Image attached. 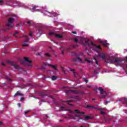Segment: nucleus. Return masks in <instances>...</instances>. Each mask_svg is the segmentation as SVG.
<instances>
[{"label": "nucleus", "instance_id": "f257e3e1", "mask_svg": "<svg viewBox=\"0 0 127 127\" xmlns=\"http://www.w3.org/2000/svg\"><path fill=\"white\" fill-rule=\"evenodd\" d=\"M59 111H62L63 112L64 111L69 112L70 114H74V113H77V114H75L74 116L72 115H69V118H70V119H72V120H74L75 118H80L81 116H84V115H85V112H80L78 110H75L74 111H72L68 107L62 106L60 108Z\"/></svg>", "mask_w": 127, "mask_h": 127}, {"label": "nucleus", "instance_id": "f03ea898", "mask_svg": "<svg viewBox=\"0 0 127 127\" xmlns=\"http://www.w3.org/2000/svg\"><path fill=\"white\" fill-rule=\"evenodd\" d=\"M98 56L103 60H105V62L107 63H109L110 64L117 63L118 65L122 64V60L120 59H115L114 57L106 58V55L104 53L99 54Z\"/></svg>", "mask_w": 127, "mask_h": 127}, {"label": "nucleus", "instance_id": "7ed1b4c3", "mask_svg": "<svg viewBox=\"0 0 127 127\" xmlns=\"http://www.w3.org/2000/svg\"><path fill=\"white\" fill-rule=\"evenodd\" d=\"M15 20V19L13 17H9L8 19V23H7L6 27V29H2L0 30V32H2V31H6V30L9 29H11L12 27H13L14 24H13V21Z\"/></svg>", "mask_w": 127, "mask_h": 127}, {"label": "nucleus", "instance_id": "20e7f679", "mask_svg": "<svg viewBox=\"0 0 127 127\" xmlns=\"http://www.w3.org/2000/svg\"><path fill=\"white\" fill-rule=\"evenodd\" d=\"M83 44L86 47V48H85L86 51H88V49H87V47H89L91 49H93L92 46H94V47H96V46H97V45L93 42H92L90 44V41L89 40H85V42L84 43H83Z\"/></svg>", "mask_w": 127, "mask_h": 127}, {"label": "nucleus", "instance_id": "39448f33", "mask_svg": "<svg viewBox=\"0 0 127 127\" xmlns=\"http://www.w3.org/2000/svg\"><path fill=\"white\" fill-rule=\"evenodd\" d=\"M24 61L27 62V67H31L32 66V64H31L32 62H31V61H29L28 58L24 57Z\"/></svg>", "mask_w": 127, "mask_h": 127}, {"label": "nucleus", "instance_id": "423d86ee", "mask_svg": "<svg viewBox=\"0 0 127 127\" xmlns=\"http://www.w3.org/2000/svg\"><path fill=\"white\" fill-rule=\"evenodd\" d=\"M48 94V91L47 90H44L43 91H41L39 94L42 97H44L45 96H47Z\"/></svg>", "mask_w": 127, "mask_h": 127}, {"label": "nucleus", "instance_id": "0eeeda50", "mask_svg": "<svg viewBox=\"0 0 127 127\" xmlns=\"http://www.w3.org/2000/svg\"><path fill=\"white\" fill-rule=\"evenodd\" d=\"M11 66L14 67L15 69H16V70L21 71V68L19 67V66H18V65H17L16 64H11Z\"/></svg>", "mask_w": 127, "mask_h": 127}, {"label": "nucleus", "instance_id": "6e6552de", "mask_svg": "<svg viewBox=\"0 0 127 127\" xmlns=\"http://www.w3.org/2000/svg\"><path fill=\"white\" fill-rule=\"evenodd\" d=\"M23 37L24 38V43H27L28 41H29L30 39L27 36H23Z\"/></svg>", "mask_w": 127, "mask_h": 127}, {"label": "nucleus", "instance_id": "1a4fd4ad", "mask_svg": "<svg viewBox=\"0 0 127 127\" xmlns=\"http://www.w3.org/2000/svg\"><path fill=\"white\" fill-rule=\"evenodd\" d=\"M73 61L74 62H76L77 61H78V62L82 63V59L80 58L79 57H78V58H73Z\"/></svg>", "mask_w": 127, "mask_h": 127}, {"label": "nucleus", "instance_id": "9d476101", "mask_svg": "<svg viewBox=\"0 0 127 127\" xmlns=\"http://www.w3.org/2000/svg\"><path fill=\"white\" fill-rule=\"evenodd\" d=\"M119 101L122 102L123 104H127V99L126 98H123L120 99Z\"/></svg>", "mask_w": 127, "mask_h": 127}, {"label": "nucleus", "instance_id": "9b49d317", "mask_svg": "<svg viewBox=\"0 0 127 127\" xmlns=\"http://www.w3.org/2000/svg\"><path fill=\"white\" fill-rule=\"evenodd\" d=\"M101 43L105 47H108L109 46V44L107 43V41H102Z\"/></svg>", "mask_w": 127, "mask_h": 127}, {"label": "nucleus", "instance_id": "f8f14e48", "mask_svg": "<svg viewBox=\"0 0 127 127\" xmlns=\"http://www.w3.org/2000/svg\"><path fill=\"white\" fill-rule=\"evenodd\" d=\"M16 96H24L23 94L19 92V91H17L14 95V97H16Z\"/></svg>", "mask_w": 127, "mask_h": 127}, {"label": "nucleus", "instance_id": "ddd939ff", "mask_svg": "<svg viewBox=\"0 0 127 127\" xmlns=\"http://www.w3.org/2000/svg\"><path fill=\"white\" fill-rule=\"evenodd\" d=\"M86 109H97L95 108L94 106H90L89 105H87L86 107Z\"/></svg>", "mask_w": 127, "mask_h": 127}, {"label": "nucleus", "instance_id": "4468645a", "mask_svg": "<svg viewBox=\"0 0 127 127\" xmlns=\"http://www.w3.org/2000/svg\"><path fill=\"white\" fill-rule=\"evenodd\" d=\"M93 59L95 61L96 64H97V65H99V62H98V56L94 57Z\"/></svg>", "mask_w": 127, "mask_h": 127}, {"label": "nucleus", "instance_id": "2eb2a0df", "mask_svg": "<svg viewBox=\"0 0 127 127\" xmlns=\"http://www.w3.org/2000/svg\"><path fill=\"white\" fill-rule=\"evenodd\" d=\"M48 66H50V67H52V68H53V69H55L56 71H57V70H58L57 69V67H56V66L55 65H53L52 64H48Z\"/></svg>", "mask_w": 127, "mask_h": 127}, {"label": "nucleus", "instance_id": "dca6fc26", "mask_svg": "<svg viewBox=\"0 0 127 127\" xmlns=\"http://www.w3.org/2000/svg\"><path fill=\"white\" fill-rule=\"evenodd\" d=\"M55 36L56 37H57V38H62L63 37V35L58 34H55Z\"/></svg>", "mask_w": 127, "mask_h": 127}, {"label": "nucleus", "instance_id": "f3484780", "mask_svg": "<svg viewBox=\"0 0 127 127\" xmlns=\"http://www.w3.org/2000/svg\"><path fill=\"white\" fill-rule=\"evenodd\" d=\"M99 110L101 111L100 114L103 116H105L106 115V113L104 112V110L102 108H99Z\"/></svg>", "mask_w": 127, "mask_h": 127}, {"label": "nucleus", "instance_id": "a211bd4d", "mask_svg": "<svg viewBox=\"0 0 127 127\" xmlns=\"http://www.w3.org/2000/svg\"><path fill=\"white\" fill-rule=\"evenodd\" d=\"M44 66H42L41 67V70H45V69H46V66L47 64H46V63H43Z\"/></svg>", "mask_w": 127, "mask_h": 127}, {"label": "nucleus", "instance_id": "6ab92c4d", "mask_svg": "<svg viewBox=\"0 0 127 127\" xmlns=\"http://www.w3.org/2000/svg\"><path fill=\"white\" fill-rule=\"evenodd\" d=\"M98 90H99V91H100V94L101 95H103V94H104V89H103L102 87H99Z\"/></svg>", "mask_w": 127, "mask_h": 127}, {"label": "nucleus", "instance_id": "aec40b11", "mask_svg": "<svg viewBox=\"0 0 127 127\" xmlns=\"http://www.w3.org/2000/svg\"><path fill=\"white\" fill-rule=\"evenodd\" d=\"M85 61H86L87 63H93V61L89 60V58H85Z\"/></svg>", "mask_w": 127, "mask_h": 127}, {"label": "nucleus", "instance_id": "412c9836", "mask_svg": "<svg viewBox=\"0 0 127 127\" xmlns=\"http://www.w3.org/2000/svg\"><path fill=\"white\" fill-rule=\"evenodd\" d=\"M84 118L85 119V120H91L92 119V117L85 115Z\"/></svg>", "mask_w": 127, "mask_h": 127}, {"label": "nucleus", "instance_id": "4be33fe9", "mask_svg": "<svg viewBox=\"0 0 127 127\" xmlns=\"http://www.w3.org/2000/svg\"><path fill=\"white\" fill-rule=\"evenodd\" d=\"M71 55H72V56H77V53L75 52H72L71 53Z\"/></svg>", "mask_w": 127, "mask_h": 127}, {"label": "nucleus", "instance_id": "5701e85b", "mask_svg": "<svg viewBox=\"0 0 127 127\" xmlns=\"http://www.w3.org/2000/svg\"><path fill=\"white\" fill-rule=\"evenodd\" d=\"M57 79V77L55 76H52V81H55Z\"/></svg>", "mask_w": 127, "mask_h": 127}, {"label": "nucleus", "instance_id": "b1692460", "mask_svg": "<svg viewBox=\"0 0 127 127\" xmlns=\"http://www.w3.org/2000/svg\"><path fill=\"white\" fill-rule=\"evenodd\" d=\"M5 79H7V81H8L9 82H10V81H12L11 78H9L7 76H5Z\"/></svg>", "mask_w": 127, "mask_h": 127}, {"label": "nucleus", "instance_id": "393cba45", "mask_svg": "<svg viewBox=\"0 0 127 127\" xmlns=\"http://www.w3.org/2000/svg\"><path fill=\"white\" fill-rule=\"evenodd\" d=\"M72 91L73 92L74 94H80V91L77 90H72Z\"/></svg>", "mask_w": 127, "mask_h": 127}, {"label": "nucleus", "instance_id": "a878e982", "mask_svg": "<svg viewBox=\"0 0 127 127\" xmlns=\"http://www.w3.org/2000/svg\"><path fill=\"white\" fill-rule=\"evenodd\" d=\"M83 80L84 82H85V83L87 84V83H88V79H87V78L83 77Z\"/></svg>", "mask_w": 127, "mask_h": 127}, {"label": "nucleus", "instance_id": "bb28decb", "mask_svg": "<svg viewBox=\"0 0 127 127\" xmlns=\"http://www.w3.org/2000/svg\"><path fill=\"white\" fill-rule=\"evenodd\" d=\"M18 35V32H15L14 34H13V36H14L15 37H16V36H17Z\"/></svg>", "mask_w": 127, "mask_h": 127}, {"label": "nucleus", "instance_id": "cd10ccee", "mask_svg": "<svg viewBox=\"0 0 127 127\" xmlns=\"http://www.w3.org/2000/svg\"><path fill=\"white\" fill-rule=\"evenodd\" d=\"M33 34V32L32 31H30L29 34V35L30 37H32V34Z\"/></svg>", "mask_w": 127, "mask_h": 127}, {"label": "nucleus", "instance_id": "c85d7f7f", "mask_svg": "<svg viewBox=\"0 0 127 127\" xmlns=\"http://www.w3.org/2000/svg\"><path fill=\"white\" fill-rule=\"evenodd\" d=\"M45 55L47 56V57H49V58L51 57V55H50V54H49V53H46Z\"/></svg>", "mask_w": 127, "mask_h": 127}, {"label": "nucleus", "instance_id": "c756f323", "mask_svg": "<svg viewBox=\"0 0 127 127\" xmlns=\"http://www.w3.org/2000/svg\"><path fill=\"white\" fill-rule=\"evenodd\" d=\"M28 46H29V44H23V45H22V47H28Z\"/></svg>", "mask_w": 127, "mask_h": 127}, {"label": "nucleus", "instance_id": "7c9ffc66", "mask_svg": "<svg viewBox=\"0 0 127 127\" xmlns=\"http://www.w3.org/2000/svg\"><path fill=\"white\" fill-rule=\"evenodd\" d=\"M2 4H3V0H0V5H2Z\"/></svg>", "mask_w": 127, "mask_h": 127}, {"label": "nucleus", "instance_id": "2f4dec72", "mask_svg": "<svg viewBox=\"0 0 127 127\" xmlns=\"http://www.w3.org/2000/svg\"><path fill=\"white\" fill-rule=\"evenodd\" d=\"M107 96H108V94H106V95H104L102 96V99H105L106 98V97H107Z\"/></svg>", "mask_w": 127, "mask_h": 127}, {"label": "nucleus", "instance_id": "473e14b6", "mask_svg": "<svg viewBox=\"0 0 127 127\" xmlns=\"http://www.w3.org/2000/svg\"><path fill=\"white\" fill-rule=\"evenodd\" d=\"M37 7H38V5H35V6H34L33 7V8H32V9H36V8H37Z\"/></svg>", "mask_w": 127, "mask_h": 127}, {"label": "nucleus", "instance_id": "72a5a7b5", "mask_svg": "<svg viewBox=\"0 0 127 127\" xmlns=\"http://www.w3.org/2000/svg\"><path fill=\"white\" fill-rule=\"evenodd\" d=\"M26 87V85H23L21 86V89H24Z\"/></svg>", "mask_w": 127, "mask_h": 127}, {"label": "nucleus", "instance_id": "f704fd0d", "mask_svg": "<svg viewBox=\"0 0 127 127\" xmlns=\"http://www.w3.org/2000/svg\"><path fill=\"white\" fill-rule=\"evenodd\" d=\"M95 47H96V48H98V49H101V46H100V45H98V46H97L96 45V46H95Z\"/></svg>", "mask_w": 127, "mask_h": 127}, {"label": "nucleus", "instance_id": "c9c22d12", "mask_svg": "<svg viewBox=\"0 0 127 127\" xmlns=\"http://www.w3.org/2000/svg\"><path fill=\"white\" fill-rule=\"evenodd\" d=\"M74 42L77 43V42H78L79 41V40L78 39H74Z\"/></svg>", "mask_w": 127, "mask_h": 127}, {"label": "nucleus", "instance_id": "e433bc0d", "mask_svg": "<svg viewBox=\"0 0 127 127\" xmlns=\"http://www.w3.org/2000/svg\"><path fill=\"white\" fill-rule=\"evenodd\" d=\"M26 23H27L28 24H29V25H30V24H31V22L28 21L26 22Z\"/></svg>", "mask_w": 127, "mask_h": 127}, {"label": "nucleus", "instance_id": "4c0bfd02", "mask_svg": "<svg viewBox=\"0 0 127 127\" xmlns=\"http://www.w3.org/2000/svg\"><path fill=\"white\" fill-rule=\"evenodd\" d=\"M62 69L64 73V74H66V71H65V70H64V67H62Z\"/></svg>", "mask_w": 127, "mask_h": 127}, {"label": "nucleus", "instance_id": "58836bf2", "mask_svg": "<svg viewBox=\"0 0 127 127\" xmlns=\"http://www.w3.org/2000/svg\"><path fill=\"white\" fill-rule=\"evenodd\" d=\"M64 52H65V49H64L63 51H62L61 53L63 55L64 54Z\"/></svg>", "mask_w": 127, "mask_h": 127}, {"label": "nucleus", "instance_id": "ea45409f", "mask_svg": "<svg viewBox=\"0 0 127 127\" xmlns=\"http://www.w3.org/2000/svg\"><path fill=\"white\" fill-rule=\"evenodd\" d=\"M29 113V111H25V115H27Z\"/></svg>", "mask_w": 127, "mask_h": 127}, {"label": "nucleus", "instance_id": "a19ab883", "mask_svg": "<svg viewBox=\"0 0 127 127\" xmlns=\"http://www.w3.org/2000/svg\"><path fill=\"white\" fill-rule=\"evenodd\" d=\"M71 33H73V34H77V32L76 31H72Z\"/></svg>", "mask_w": 127, "mask_h": 127}, {"label": "nucleus", "instance_id": "79ce46f5", "mask_svg": "<svg viewBox=\"0 0 127 127\" xmlns=\"http://www.w3.org/2000/svg\"><path fill=\"white\" fill-rule=\"evenodd\" d=\"M49 34L50 35H54V34L55 35L54 33H52V32H50Z\"/></svg>", "mask_w": 127, "mask_h": 127}, {"label": "nucleus", "instance_id": "37998d69", "mask_svg": "<svg viewBox=\"0 0 127 127\" xmlns=\"http://www.w3.org/2000/svg\"><path fill=\"white\" fill-rule=\"evenodd\" d=\"M72 91V90H67L66 92V94H68V93H70V92H71Z\"/></svg>", "mask_w": 127, "mask_h": 127}, {"label": "nucleus", "instance_id": "c03bdc74", "mask_svg": "<svg viewBox=\"0 0 127 127\" xmlns=\"http://www.w3.org/2000/svg\"><path fill=\"white\" fill-rule=\"evenodd\" d=\"M66 102H67V104H69V103H71V102H72V101H71V100H68V101H67Z\"/></svg>", "mask_w": 127, "mask_h": 127}, {"label": "nucleus", "instance_id": "a18cd8bd", "mask_svg": "<svg viewBox=\"0 0 127 127\" xmlns=\"http://www.w3.org/2000/svg\"><path fill=\"white\" fill-rule=\"evenodd\" d=\"M18 108H20V106H21V104H20V103H18Z\"/></svg>", "mask_w": 127, "mask_h": 127}, {"label": "nucleus", "instance_id": "49530a36", "mask_svg": "<svg viewBox=\"0 0 127 127\" xmlns=\"http://www.w3.org/2000/svg\"><path fill=\"white\" fill-rule=\"evenodd\" d=\"M24 100V98L22 97L20 99V101H23Z\"/></svg>", "mask_w": 127, "mask_h": 127}, {"label": "nucleus", "instance_id": "de8ad7c7", "mask_svg": "<svg viewBox=\"0 0 127 127\" xmlns=\"http://www.w3.org/2000/svg\"><path fill=\"white\" fill-rule=\"evenodd\" d=\"M60 122L61 123H63V122H64V121L63 120H60Z\"/></svg>", "mask_w": 127, "mask_h": 127}, {"label": "nucleus", "instance_id": "09e8293b", "mask_svg": "<svg viewBox=\"0 0 127 127\" xmlns=\"http://www.w3.org/2000/svg\"><path fill=\"white\" fill-rule=\"evenodd\" d=\"M1 65H2L3 66H5V64L3 63H1Z\"/></svg>", "mask_w": 127, "mask_h": 127}, {"label": "nucleus", "instance_id": "8fccbe9b", "mask_svg": "<svg viewBox=\"0 0 127 127\" xmlns=\"http://www.w3.org/2000/svg\"><path fill=\"white\" fill-rule=\"evenodd\" d=\"M109 103V102L108 101H106L105 102V105H108V104Z\"/></svg>", "mask_w": 127, "mask_h": 127}, {"label": "nucleus", "instance_id": "3c124183", "mask_svg": "<svg viewBox=\"0 0 127 127\" xmlns=\"http://www.w3.org/2000/svg\"><path fill=\"white\" fill-rule=\"evenodd\" d=\"M71 71H72L74 73H75V70L74 69H71Z\"/></svg>", "mask_w": 127, "mask_h": 127}, {"label": "nucleus", "instance_id": "603ef678", "mask_svg": "<svg viewBox=\"0 0 127 127\" xmlns=\"http://www.w3.org/2000/svg\"><path fill=\"white\" fill-rule=\"evenodd\" d=\"M19 79H20L22 81H24L23 78L21 77H19Z\"/></svg>", "mask_w": 127, "mask_h": 127}, {"label": "nucleus", "instance_id": "864d4df0", "mask_svg": "<svg viewBox=\"0 0 127 127\" xmlns=\"http://www.w3.org/2000/svg\"><path fill=\"white\" fill-rule=\"evenodd\" d=\"M66 50L67 51H70V49H67Z\"/></svg>", "mask_w": 127, "mask_h": 127}, {"label": "nucleus", "instance_id": "5fc2aeb1", "mask_svg": "<svg viewBox=\"0 0 127 127\" xmlns=\"http://www.w3.org/2000/svg\"><path fill=\"white\" fill-rule=\"evenodd\" d=\"M88 87H89V88H92V86L89 85V86H88Z\"/></svg>", "mask_w": 127, "mask_h": 127}, {"label": "nucleus", "instance_id": "6e6d98bb", "mask_svg": "<svg viewBox=\"0 0 127 127\" xmlns=\"http://www.w3.org/2000/svg\"><path fill=\"white\" fill-rule=\"evenodd\" d=\"M0 125H2V123L0 121Z\"/></svg>", "mask_w": 127, "mask_h": 127}, {"label": "nucleus", "instance_id": "4d7b16f0", "mask_svg": "<svg viewBox=\"0 0 127 127\" xmlns=\"http://www.w3.org/2000/svg\"><path fill=\"white\" fill-rule=\"evenodd\" d=\"M62 48H63V47H60V49H62Z\"/></svg>", "mask_w": 127, "mask_h": 127}, {"label": "nucleus", "instance_id": "13d9d810", "mask_svg": "<svg viewBox=\"0 0 127 127\" xmlns=\"http://www.w3.org/2000/svg\"><path fill=\"white\" fill-rule=\"evenodd\" d=\"M51 99H54V98H53V96H51Z\"/></svg>", "mask_w": 127, "mask_h": 127}, {"label": "nucleus", "instance_id": "bf43d9fd", "mask_svg": "<svg viewBox=\"0 0 127 127\" xmlns=\"http://www.w3.org/2000/svg\"><path fill=\"white\" fill-rule=\"evenodd\" d=\"M80 127H86V126H80Z\"/></svg>", "mask_w": 127, "mask_h": 127}, {"label": "nucleus", "instance_id": "052dcab7", "mask_svg": "<svg viewBox=\"0 0 127 127\" xmlns=\"http://www.w3.org/2000/svg\"><path fill=\"white\" fill-rule=\"evenodd\" d=\"M87 54H88V55H91V54H90V53H87Z\"/></svg>", "mask_w": 127, "mask_h": 127}, {"label": "nucleus", "instance_id": "680f3d73", "mask_svg": "<svg viewBox=\"0 0 127 127\" xmlns=\"http://www.w3.org/2000/svg\"><path fill=\"white\" fill-rule=\"evenodd\" d=\"M24 63V62H22V64H23Z\"/></svg>", "mask_w": 127, "mask_h": 127}, {"label": "nucleus", "instance_id": "e2e57ef3", "mask_svg": "<svg viewBox=\"0 0 127 127\" xmlns=\"http://www.w3.org/2000/svg\"><path fill=\"white\" fill-rule=\"evenodd\" d=\"M41 101L42 102H44V100H42Z\"/></svg>", "mask_w": 127, "mask_h": 127}, {"label": "nucleus", "instance_id": "0e129e2a", "mask_svg": "<svg viewBox=\"0 0 127 127\" xmlns=\"http://www.w3.org/2000/svg\"><path fill=\"white\" fill-rule=\"evenodd\" d=\"M70 106H73V104H70Z\"/></svg>", "mask_w": 127, "mask_h": 127}, {"label": "nucleus", "instance_id": "69168bd1", "mask_svg": "<svg viewBox=\"0 0 127 127\" xmlns=\"http://www.w3.org/2000/svg\"><path fill=\"white\" fill-rule=\"evenodd\" d=\"M10 76H11V74L9 73Z\"/></svg>", "mask_w": 127, "mask_h": 127}, {"label": "nucleus", "instance_id": "338daca9", "mask_svg": "<svg viewBox=\"0 0 127 127\" xmlns=\"http://www.w3.org/2000/svg\"><path fill=\"white\" fill-rule=\"evenodd\" d=\"M93 100L94 101L95 99H93Z\"/></svg>", "mask_w": 127, "mask_h": 127}, {"label": "nucleus", "instance_id": "774afa93", "mask_svg": "<svg viewBox=\"0 0 127 127\" xmlns=\"http://www.w3.org/2000/svg\"><path fill=\"white\" fill-rule=\"evenodd\" d=\"M57 44H58V43H57Z\"/></svg>", "mask_w": 127, "mask_h": 127}]
</instances>
